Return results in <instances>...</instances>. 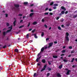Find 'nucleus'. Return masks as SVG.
<instances>
[{"label":"nucleus","mask_w":77,"mask_h":77,"mask_svg":"<svg viewBox=\"0 0 77 77\" xmlns=\"http://www.w3.org/2000/svg\"><path fill=\"white\" fill-rule=\"evenodd\" d=\"M66 41H67V42H69V37H68V36H69V33H68V32H66Z\"/></svg>","instance_id":"f257e3e1"},{"label":"nucleus","mask_w":77,"mask_h":77,"mask_svg":"<svg viewBox=\"0 0 77 77\" xmlns=\"http://www.w3.org/2000/svg\"><path fill=\"white\" fill-rule=\"evenodd\" d=\"M14 6L17 8V9H15V11H19V10H20V8H19V7H20V5H19L14 4Z\"/></svg>","instance_id":"f03ea898"},{"label":"nucleus","mask_w":77,"mask_h":77,"mask_svg":"<svg viewBox=\"0 0 77 77\" xmlns=\"http://www.w3.org/2000/svg\"><path fill=\"white\" fill-rule=\"evenodd\" d=\"M10 32V29L7 30V31H6V32H3V36H5V35H6V34L7 33H8V32Z\"/></svg>","instance_id":"7ed1b4c3"},{"label":"nucleus","mask_w":77,"mask_h":77,"mask_svg":"<svg viewBox=\"0 0 77 77\" xmlns=\"http://www.w3.org/2000/svg\"><path fill=\"white\" fill-rule=\"evenodd\" d=\"M41 56H40V57H37V59H36V61L37 62H38V61H39V60L41 59Z\"/></svg>","instance_id":"20e7f679"},{"label":"nucleus","mask_w":77,"mask_h":77,"mask_svg":"<svg viewBox=\"0 0 77 77\" xmlns=\"http://www.w3.org/2000/svg\"><path fill=\"white\" fill-rule=\"evenodd\" d=\"M49 46L48 47V48H50V47H51L52 46V45L53 44V42H51L50 43H49Z\"/></svg>","instance_id":"39448f33"},{"label":"nucleus","mask_w":77,"mask_h":77,"mask_svg":"<svg viewBox=\"0 0 77 77\" xmlns=\"http://www.w3.org/2000/svg\"><path fill=\"white\" fill-rule=\"evenodd\" d=\"M61 9H63V10H64L65 11H66V8H65V7H64L63 6L61 7Z\"/></svg>","instance_id":"423d86ee"},{"label":"nucleus","mask_w":77,"mask_h":77,"mask_svg":"<svg viewBox=\"0 0 77 77\" xmlns=\"http://www.w3.org/2000/svg\"><path fill=\"white\" fill-rule=\"evenodd\" d=\"M71 70H68L67 72H66V74L67 75H69V72H71Z\"/></svg>","instance_id":"0eeeda50"},{"label":"nucleus","mask_w":77,"mask_h":77,"mask_svg":"<svg viewBox=\"0 0 77 77\" xmlns=\"http://www.w3.org/2000/svg\"><path fill=\"white\" fill-rule=\"evenodd\" d=\"M16 22H17V20H15L13 22V25L14 26H15L16 25Z\"/></svg>","instance_id":"6e6552de"},{"label":"nucleus","mask_w":77,"mask_h":77,"mask_svg":"<svg viewBox=\"0 0 77 77\" xmlns=\"http://www.w3.org/2000/svg\"><path fill=\"white\" fill-rule=\"evenodd\" d=\"M42 63H45L46 62V61L45 60V59L42 60Z\"/></svg>","instance_id":"1a4fd4ad"},{"label":"nucleus","mask_w":77,"mask_h":77,"mask_svg":"<svg viewBox=\"0 0 77 77\" xmlns=\"http://www.w3.org/2000/svg\"><path fill=\"white\" fill-rule=\"evenodd\" d=\"M38 24V23L36 21L34 22L32 24L33 25H36V24Z\"/></svg>","instance_id":"9d476101"},{"label":"nucleus","mask_w":77,"mask_h":77,"mask_svg":"<svg viewBox=\"0 0 77 77\" xmlns=\"http://www.w3.org/2000/svg\"><path fill=\"white\" fill-rule=\"evenodd\" d=\"M44 47H43L41 49V52H43L44 51Z\"/></svg>","instance_id":"9b49d317"},{"label":"nucleus","mask_w":77,"mask_h":77,"mask_svg":"<svg viewBox=\"0 0 77 77\" xmlns=\"http://www.w3.org/2000/svg\"><path fill=\"white\" fill-rule=\"evenodd\" d=\"M34 14V13H31L29 14V17H32L33 15Z\"/></svg>","instance_id":"f8f14e48"},{"label":"nucleus","mask_w":77,"mask_h":77,"mask_svg":"<svg viewBox=\"0 0 77 77\" xmlns=\"http://www.w3.org/2000/svg\"><path fill=\"white\" fill-rule=\"evenodd\" d=\"M33 35H34L35 38H36V39L38 38V37L36 36V34H34Z\"/></svg>","instance_id":"ddd939ff"},{"label":"nucleus","mask_w":77,"mask_h":77,"mask_svg":"<svg viewBox=\"0 0 77 77\" xmlns=\"http://www.w3.org/2000/svg\"><path fill=\"white\" fill-rule=\"evenodd\" d=\"M57 77H61V75L59 73H57Z\"/></svg>","instance_id":"4468645a"},{"label":"nucleus","mask_w":77,"mask_h":77,"mask_svg":"<svg viewBox=\"0 0 77 77\" xmlns=\"http://www.w3.org/2000/svg\"><path fill=\"white\" fill-rule=\"evenodd\" d=\"M62 66H63V65L61 64L60 66H59V68L60 69H61L62 68Z\"/></svg>","instance_id":"2eb2a0df"},{"label":"nucleus","mask_w":77,"mask_h":77,"mask_svg":"<svg viewBox=\"0 0 77 77\" xmlns=\"http://www.w3.org/2000/svg\"><path fill=\"white\" fill-rule=\"evenodd\" d=\"M53 57L54 59H56L58 57L57 56H53Z\"/></svg>","instance_id":"dca6fc26"},{"label":"nucleus","mask_w":77,"mask_h":77,"mask_svg":"<svg viewBox=\"0 0 77 77\" xmlns=\"http://www.w3.org/2000/svg\"><path fill=\"white\" fill-rule=\"evenodd\" d=\"M29 35H30V34L29 33L27 34L26 35V38L27 39H29Z\"/></svg>","instance_id":"f3484780"},{"label":"nucleus","mask_w":77,"mask_h":77,"mask_svg":"<svg viewBox=\"0 0 77 77\" xmlns=\"http://www.w3.org/2000/svg\"><path fill=\"white\" fill-rule=\"evenodd\" d=\"M44 32H42L41 34V36H42V37H43V36H44Z\"/></svg>","instance_id":"a211bd4d"},{"label":"nucleus","mask_w":77,"mask_h":77,"mask_svg":"<svg viewBox=\"0 0 77 77\" xmlns=\"http://www.w3.org/2000/svg\"><path fill=\"white\" fill-rule=\"evenodd\" d=\"M54 4V2H51L50 4V6H52Z\"/></svg>","instance_id":"6ab92c4d"},{"label":"nucleus","mask_w":77,"mask_h":77,"mask_svg":"<svg viewBox=\"0 0 77 77\" xmlns=\"http://www.w3.org/2000/svg\"><path fill=\"white\" fill-rule=\"evenodd\" d=\"M23 4L24 5H26L28 4V2H24Z\"/></svg>","instance_id":"aec40b11"},{"label":"nucleus","mask_w":77,"mask_h":77,"mask_svg":"<svg viewBox=\"0 0 77 77\" xmlns=\"http://www.w3.org/2000/svg\"><path fill=\"white\" fill-rule=\"evenodd\" d=\"M12 29V26H10V32L11 31Z\"/></svg>","instance_id":"412c9836"},{"label":"nucleus","mask_w":77,"mask_h":77,"mask_svg":"<svg viewBox=\"0 0 77 77\" xmlns=\"http://www.w3.org/2000/svg\"><path fill=\"white\" fill-rule=\"evenodd\" d=\"M61 13L62 14V15L63 14H65V11H61Z\"/></svg>","instance_id":"4be33fe9"},{"label":"nucleus","mask_w":77,"mask_h":77,"mask_svg":"<svg viewBox=\"0 0 77 77\" xmlns=\"http://www.w3.org/2000/svg\"><path fill=\"white\" fill-rule=\"evenodd\" d=\"M14 51H15V52H16L17 53H18V49H15Z\"/></svg>","instance_id":"5701e85b"},{"label":"nucleus","mask_w":77,"mask_h":77,"mask_svg":"<svg viewBox=\"0 0 77 77\" xmlns=\"http://www.w3.org/2000/svg\"><path fill=\"white\" fill-rule=\"evenodd\" d=\"M62 53H65V52H66V51L65 50H63L62 51H61Z\"/></svg>","instance_id":"b1692460"},{"label":"nucleus","mask_w":77,"mask_h":77,"mask_svg":"<svg viewBox=\"0 0 77 77\" xmlns=\"http://www.w3.org/2000/svg\"><path fill=\"white\" fill-rule=\"evenodd\" d=\"M44 19H45V18L42 19V22L43 23H44V21H45V20H44Z\"/></svg>","instance_id":"393cba45"},{"label":"nucleus","mask_w":77,"mask_h":77,"mask_svg":"<svg viewBox=\"0 0 77 77\" xmlns=\"http://www.w3.org/2000/svg\"><path fill=\"white\" fill-rule=\"evenodd\" d=\"M35 31H36V29H34L32 31V32L34 33V32H35Z\"/></svg>","instance_id":"a878e982"},{"label":"nucleus","mask_w":77,"mask_h":77,"mask_svg":"<svg viewBox=\"0 0 77 77\" xmlns=\"http://www.w3.org/2000/svg\"><path fill=\"white\" fill-rule=\"evenodd\" d=\"M2 47L3 48H6V45H5L4 46H2Z\"/></svg>","instance_id":"bb28decb"},{"label":"nucleus","mask_w":77,"mask_h":77,"mask_svg":"<svg viewBox=\"0 0 77 77\" xmlns=\"http://www.w3.org/2000/svg\"><path fill=\"white\" fill-rule=\"evenodd\" d=\"M22 64H23L24 65H25V64H26V63L24 61H22Z\"/></svg>","instance_id":"cd10ccee"},{"label":"nucleus","mask_w":77,"mask_h":77,"mask_svg":"<svg viewBox=\"0 0 77 77\" xmlns=\"http://www.w3.org/2000/svg\"><path fill=\"white\" fill-rule=\"evenodd\" d=\"M63 61L64 62H68V60H63Z\"/></svg>","instance_id":"c85d7f7f"},{"label":"nucleus","mask_w":77,"mask_h":77,"mask_svg":"<svg viewBox=\"0 0 77 77\" xmlns=\"http://www.w3.org/2000/svg\"><path fill=\"white\" fill-rule=\"evenodd\" d=\"M58 29H59V30H61V28L60 26H58Z\"/></svg>","instance_id":"c756f323"},{"label":"nucleus","mask_w":77,"mask_h":77,"mask_svg":"<svg viewBox=\"0 0 77 77\" xmlns=\"http://www.w3.org/2000/svg\"><path fill=\"white\" fill-rule=\"evenodd\" d=\"M47 68V65H45L44 66V67H43V68L44 69H45V68Z\"/></svg>","instance_id":"7c9ffc66"},{"label":"nucleus","mask_w":77,"mask_h":77,"mask_svg":"<svg viewBox=\"0 0 77 77\" xmlns=\"http://www.w3.org/2000/svg\"><path fill=\"white\" fill-rule=\"evenodd\" d=\"M54 6H58V4H54Z\"/></svg>","instance_id":"2f4dec72"},{"label":"nucleus","mask_w":77,"mask_h":77,"mask_svg":"<svg viewBox=\"0 0 77 77\" xmlns=\"http://www.w3.org/2000/svg\"><path fill=\"white\" fill-rule=\"evenodd\" d=\"M74 58H73L72 59V60L71 61V62H74Z\"/></svg>","instance_id":"473e14b6"},{"label":"nucleus","mask_w":77,"mask_h":77,"mask_svg":"<svg viewBox=\"0 0 77 77\" xmlns=\"http://www.w3.org/2000/svg\"><path fill=\"white\" fill-rule=\"evenodd\" d=\"M74 53V50H73L71 51V53Z\"/></svg>","instance_id":"72a5a7b5"},{"label":"nucleus","mask_w":77,"mask_h":77,"mask_svg":"<svg viewBox=\"0 0 77 77\" xmlns=\"http://www.w3.org/2000/svg\"><path fill=\"white\" fill-rule=\"evenodd\" d=\"M24 26L23 25V26H20L19 27V29H21V28H22V27H24Z\"/></svg>","instance_id":"f704fd0d"},{"label":"nucleus","mask_w":77,"mask_h":77,"mask_svg":"<svg viewBox=\"0 0 77 77\" xmlns=\"http://www.w3.org/2000/svg\"><path fill=\"white\" fill-rule=\"evenodd\" d=\"M69 49H72V46H69Z\"/></svg>","instance_id":"c9c22d12"},{"label":"nucleus","mask_w":77,"mask_h":77,"mask_svg":"<svg viewBox=\"0 0 77 77\" xmlns=\"http://www.w3.org/2000/svg\"><path fill=\"white\" fill-rule=\"evenodd\" d=\"M45 70V69H42V70H41V72H42V71H44V70Z\"/></svg>","instance_id":"e433bc0d"},{"label":"nucleus","mask_w":77,"mask_h":77,"mask_svg":"<svg viewBox=\"0 0 77 77\" xmlns=\"http://www.w3.org/2000/svg\"><path fill=\"white\" fill-rule=\"evenodd\" d=\"M49 75H50V73H48L47 74V77H48V76H49Z\"/></svg>","instance_id":"4c0bfd02"},{"label":"nucleus","mask_w":77,"mask_h":77,"mask_svg":"<svg viewBox=\"0 0 77 77\" xmlns=\"http://www.w3.org/2000/svg\"><path fill=\"white\" fill-rule=\"evenodd\" d=\"M48 64L49 65H51V63L50 62L48 61Z\"/></svg>","instance_id":"58836bf2"},{"label":"nucleus","mask_w":77,"mask_h":77,"mask_svg":"<svg viewBox=\"0 0 77 77\" xmlns=\"http://www.w3.org/2000/svg\"><path fill=\"white\" fill-rule=\"evenodd\" d=\"M40 54H41V52H40V53H38L37 55L38 57H39V56Z\"/></svg>","instance_id":"ea45409f"},{"label":"nucleus","mask_w":77,"mask_h":77,"mask_svg":"<svg viewBox=\"0 0 77 77\" xmlns=\"http://www.w3.org/2000/svg\"><path fill=\"white\" fill-rule=\"evenodd\" d=\"M77 17V15H74L73 16V18H76Z\"/></svg>","instance_id":"a19ab883"},{"label":"nucleus","mask_w":77,"mask_h":77,"mask_svg":"<svg viewBox=\"0 0 77 77\" xmlns=\"http://www.w3.org/2000/svg\"><path fill=\"white\" fill-rule=\"evenodd\" d=\"M5 15L6 17H8V14H5Z\"/></svg>","instance_id":"79ce46f5"},{"label":"nucleus","mask_w":77,"mask_h":77,"mask_svg":"<svg viewBox=\"0 0 77 77\" xmlns=\"http://www.w3.org/2000/svg\"><path fill=\"white\" fill-rule=\"evenodd\" d=\"M18 16L21 17L22 16H23V14H19L18 15Z\"/></svg>","instance_id":"37998d69"},{"label":"nucleus","mask_w":77,"mask_h":77,"mask_svg":"<svg viewBox=\"0 0 77 77\" xmlns=\"http://www.w3.org/2000/svg\"><path fill=\"white\" fill-rule=\"evenodd\" d=\"M36 73H35L34 74L33 76L35 77V76H36Z\"/></svg>","instance_id":"c03bdc74"},{"label":"nucleus","mask_w":77,"mask_h":77,"mask_svg":"<svg viewBox=\"0 0 77 77\" xmlns=\"http://www.w3.org/2000/svg\"><path fill=\"white\" fill-rule=\"evenodd\" d=\"M30 23L29 22L28 25L27 26V27H29V26H30Z\"/></svg>","instance_id":"a18cd8bd"},{"label":"nucleus","mask_w":77,"mask_h":77,"mask_svg":"<svg viewBox=\"0 0 77 77\" xmlns=\"http://www.w3.org/2000/svg\"><path fill=\"white\" fill-rule=\"evenodd\" d=\"M56 8H57L56 7H53L54 9H56Z\"/></svg>","instance_id":"49530a36"},{"label":"nucleus","mask_w":77,"mask_h":77,"mask_svg":"<svg viewBox=\"0 0 77 77\" xmlns=\"http://www.w3.org/2000/svg\"><path fill=\"white\" fill-rule=\"evenodd\" d=\"M6 25H7V26H9V23H6Z\"/></svg>","instance_id":"de8ad7c7"},{"label":"nucleus","mask_w":77,"mask_h":77,"mask_svg":"<svg viewBox=\"0 0 77 77\" xmlns=\"http://www.w3.org/2000/svg\"><path fill=\"white\" fill-rule=\"evenodd\" d=\"M32 30V28L30 29L29 30V32H30V31H31Z\"/></svg>","instance_id":"09e8293b"},{"label":"nucleus","mask_w":77,"mask_h":77,"mask_svg":"<svg viewBox=\"0 0 77 77\" xmlns=\"http://www.w3.org/2000/svg\"><path fill=\"white\" fill-rule=\"evenodd\" d=\"M48 70L49 71H50L51 70V68H49L48 69Z\"/></svg>","instance_id":"8fccbe9b"},{"label":"nucleus","mask_w":77,"mask_h":77,"mask_svg":"<svg viewBox=\"0 0 77 77\" xmlns=\"http://www.w3.org/2000/svg\"><path fill=\"white\" fill-rule=\"evenodd\" d=\"M48 8H45V11H47V10H48Z\"/></svg>","instance_id":"3c124183"},{"label":"nucleus","mask_w":77,"mask_h":77,"mask_svg":"<svg viewBox=\"0 0 77 77\" xmlns=\"http://www.w3.org/2000/svg\"><path fill=\"white\" fill-rule=\"evenodd\" d=\"M64 20H63V19L61 20L60 21H61V22H63Z\"/></svg>","instance_id":"603ef678"},{"label":"nucleus","mask_w":77,"mask_h":77,"mask_svg":"<svg viewBox=\"0 0 77 77\" xmlns=\"http://www.w3.org/2000/svg\"><path fill=\"white\" fill-rule=\"evenodd\" d=\"M20 32V31H19L18 32H16V34H18Z\"/></svg>","instance_id":"864d4df0"},{"label":"nucleus","mask_w":77,"mask_h":77,"mask_svg":"<svg viewBox=\"0 0 77 77\" xmlns=\"http://www.w3.org/2000/svg\"><path fill=\"white\" fill-rule=\"evenodd\" d=\"M45 15H48V13H45Z\"/></svg>","instance_id":"5fc2aeb1"},{"label":"nucleus","mask_w":77,"mask_h":77,"mask_svg":"<svg viewBox=\"0 0 77 77\" xmlns=\"http://www.w3.org/2000/svg\"><path fill=\"white\" fill-rule=\"evenodd\" d=\"M48 40H49V38H47L46 39V41H48Z\"/></svg>","instance_id":"6e6d98bb"},{"label":"nucleus","mask_w":77,"mask_h":77,"mask_svg":"<svg viewBox=\"0 0 77 77\" xmlns=\"http://www.w3.org/2000/svg\"><path fill=\"white\" fill-rule=\"evenodd\" d=\"M49 14H50V15H53V13H49Z\"/></svg>","instance_id":"4d7b16f0"},{"label":"nucleus","mask_w":77,"mask_h":77,"mask_svg":"<svg viewBox=\"0 0 77 77\" xmlns=\"http://www.w3.org/2000/svg\"><path fill=\"white\" fill-rule=\"evenodd\" d=\"M58 19H59V17H57V18H56V19L57 20H58Z\"/></svg>","instance_id":"13d9d810"},{"label":"nucleus","mask_w":77,"mask_h":77,"mask_svg":"<svg viewBox=\"0 0 77 77\" xmlns=\"http://www.w3.org/2000/svg\"><path fill=\"white\" fill-rule=\"evenodd\" d=\"M66 48V46H64L63 47V48Z\"/></svg>","instance_id":"bf43d9fd"},{"label":"nucleus","mask_w":77,"mask_h":77,"mask_svg":"<svg viewBox=\"0 0 77 77\" xmlns=\"http://www.w3.org/2000/svg\"><path fill=\"white\" fill-rule=\"evenodd\" d=\"M23 20H21L20 21V23H22V22H23Z\"/></svg>","instance_id":"052dcab7"},{"label":"nucleus","mask_w":77,"mask_h":77,"mask_svg":"<svg viewBox=\"0 0 77 77\" xmlns=\"http://www.w3.org/2000/svg\"><path fill=\"white\" fill-rule=\"evenodd\" d=\"M68 11H66L65 12V14H68Z\"/></svg>","instance_id":"680f3d73"},{"label":"nucleus","mask_w":77,"mask_h":77,"mask_svg":"<svg viewBox=\"0 0 77 77\" xmlns=\"http://www.w3.org/2000/svg\"><path fill=\"white\" fill-rule=\"evenodd\" d=\"M45 28H47V26L46 25H45Z\"/></svg>","instance_id":"e2e57ef3"},{"label":"nucleus","mask_w":77,"mask_h":77,"mask_svg":"<svg viewBox=\"0 0 77 77\" xmlns=\"http://www.w3.org/2000/svg\"><path fill=\"white\" fill-rule=\"evenodd\" d=\"M49 11H52V9H51V8H49Z\"/></svg>","instance_id":"0e129e2a"},{"label":"nucleus","mask_w":77,"mask_h":77,"mask_svg":"<svg viewBox=\"0 0 77 77\" xmlns=\"http://www.w3.org/2000/svg\"><path fill=\"white\" fill-rule=\"evenodd\" d=\"M37 66H40V64H39V63H38L37 64Z\"/></svg>","instance_id":"69168bd1"},{"label":"nucleus","mask_w":77,"mask_h":77,"mask_svg":"<svg viewBox=\"0 0 77 77\" xmlns=\"http://www.w3.org/2000/svg\"><path fill=\"white\" fill-rule=\"evenodd\" d=\"M72 67V68H75V65H73Z\"/></svg>","instance_id":"338daca9"},{"label":"nucleus","mask_w":77,"mask_h":77,"mask_svg":"<svg viewBox=\"0 0 77 77\" xmlns=\"http://www.w3.org/2000/svg\"><path fill=\"white\" fill-rule=\"evenodd\" d=\"M57 42L56 41L54 42V44H57Z\"/></svg>","instance_id":"774afa93"}]
</instances>
